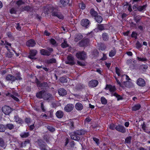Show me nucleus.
Segmentation results:
<instances>
[{
    "label": "nucleus",
    "mask_w": 150,
    "mask_h": 150,
    "mask_svg": "<svg viewBox=\"0 0 150 150\" xmlns=\"http://www.w3.org/2000/svg\"><path fill=\"white\" fill-rule=\"evenodd\" d=\"M131 36L132 37L136 38L137 36V34L135 32H133L132 33Z\"/></svg>",
    "instance_id": "338daca9"
},
{
    "label": "nucleus",
    "mask_w": 150,
    "mask_h": 150,
    "mask_svg": "<svg viewBox=\"0 0 150 150\" xmlns=\"http://www.w3.org/2000/svg\"><path fill=\"white\" fill-rule=\"evenodd\" d=\"M38 53V51L35 50L33 49L30 50L29 52V55L28 56V58L31 59H36V58L34 57Z\"/></svg>",
    "instance_id": "423d86ee"
},
{
    "label": "nucleus",
    "mask_w": 150,
    "mask_h": 150,
    "mask_svg": "<svg viewBox=\"0 0 150 150\" xmlns=\"http://www.w3.org/2000/svg\"><path fill=\"white\" fill-rule=\"evenodd\" d=\"M10 11L11 14H15L16 12V8H13L10 9Z\"/></svg>",
    "instance_id": "09e8293b"
},
{
    "label": "nucleus",
    "mask_w": 150,
    "mask_h": 150,
    "mask_svg": "<svg viewBox=\"0 0 150 150\" xmlns=\"http://www.w3.org/2000/svg\"><path fill=\"white\" fill-rule=\"evenodd\" d=\"M30 142V140L27 139H26L23 142V146L24 147L26 146V144H29Z\"/></svg>",
    "instance_id": "3c124183"
},
{
    "label": "nucleus",
    "mask_w": 150,
    "mask_h": 150,
    "mask_svg": "<svg viewBox=\"0 0 150 150\" xmlns=\"http://www.w3.org/2000/svg\"><path fill=\"white\" fill-rule=\"evenodd\" d=\"M6 129L5 125L2 124H0V132H4Z\"/></svg>",
    "instance_id": "4c0bfd02"
},
{
    "label": "nucleus",
    "mask_w": 150,
    "mask_h": 150,
    "mask_svg": "<svg viewBox=\"0 0 150 150\" xmlns=\"http://www.w3.org/2000/svg\"><path fill=\"white\" fill-rule=\"evenodd\" d=\"M50 42L54 47H57L58 45L56 41L54 39L51 38L50 40Z\"/></svg>",
    "instance_id": "2f4dec72"
},
{
    "label": "nucleus",
    "mask_w": 150,
    "mask_h": 150,
    "mask_svg": "<svg viewBox=\"0 0 150 150\" xmlns=\"http://www.w3.org/2000/svg\"><path fill=\"white\" fill-rule=\"evenodd\" d=\"M93 140L96 142V143L98 145L99 143V139L96 138H93Z\"/></svg>",
    "instance_id": "774afa93"
},
{
    "label": "nucleus",
    "mask_w": 150,
    "mask_h": 150,
    "mask_svg": "<svg viewBox=\"0 0 150 150\" xmlns=\"http://www.w3.org/2000/svg\"><path fill=\"white\" fill-rule=\"evenodd\" d=\"M67 59L68 62L66 64H74L73 58L71 56H68L67 57Z\"/></svg>",
    "instance_id": "393cba45"
},
{
    "label": "nucleus",
    "mask_w": 150,
    "mask_h": 150,
    "mask_svg": "<svg viewBox=\"0 0 150 150\" xmlns=\"http://www.w3.org/2000/svg\"><path fill=\"white\" fill-rule=\"evenodd\" d=\"M23 79L21 77V75L20 72L17 71L15 74V80L17 81H21Z\"/></svg>",
    "instance_id": "a211bd4d"
},
{
    "label": "nucleus",
    "mask_w": 150,
    "mask_h": 150,
    "mask_svg": "<svg viewBox=\"0 0 150 150\" xmlns=\"http://www.w3.org/2000/svg\"><path fill=\"white\" fill-rule=\"evenodd\" d=\"M12 109L8 106H5L2 107V112L5 115H9L12 111Z\"/></svg>",
    "instance_id": "0eeeda50"
},
{
    "label": "nucleus",
    "mask_w": 150,
    "mask_h": 150,
    "mask_svg": "<svg viewBox=\"0 0 150 150\" xmlns=\"http://www.w3.org/2000/svg\"><path fill=\"white\" fill-rule=\"evenodd\" d=\"M34 109L38 112H40V108L38 106H35L34 107Z\"/></svg>",
    "instance_id": "e2e57ef3"
},
{
    "label": "nucleus",
    "mask_w": 150,
    "mask_h": 150,
    "mask_svg": "<svg viewBox=\"0 0 150 150\" xmlns=\"http://www.w3.org/2000/svg\"><path fill=\"white\" fill-rule=\"evenodd\" d=\"M40 104H41V108L42 110V111L43 112H45V110L44 108L45 107L44 106L43 103L41 102V103Z\"/></svg>",
    "instance_id": "4d7b16f0"
},
{
    "label": "nucleus",
    "mask_w": 150,
    "mask_h": 150,
    "mask_svg": "<svg viewBox=\"0 0 150 150\" xmlns=\"http://www.w3.org/2000/svg\"><path fill=\"white\" fill-rule=\"evenodd\" d=\"M137 59H138V60L139 61H146V58L145 57L140 58V57H138Z\"/></svg>",
    "instance_id": "13d9d810"
},
{
    "label": "nucleus",
    "mask_w": 150,
    "mask_h": 150,
    "mask_svg": "<svg viewBox=\"0 0 150 150\" xmlns=\"http://www.w3.org/2000/svg\"><path fill=\"white\" fill-rule=\"evenodd\" d=\"M67 125L69 126L70 128L72 129L74 128V122L71 120H69L66 122Z\"/></svg>",
    "instance_id": "cd10ccee"
},
{
    "label": "nucleus",
    "mask_w": 150,
    "mask_h": 150,
    "mask_svg": "<svg viewBox=\"0 0 150 150\" xmlns=\"http://www.w3.org/2000/svg\"><path fill=\"white\" fill-rule=\"evenodd\" d=\"M79 6L80 8L82 10L85 9L86 7L85 4L83 3H80L79 5Z\"/></svg>",
    "instance_id": "a19ab883"
},
{
    "label": "nucleus",
    "mask_w": 150,
    "mask_h": 150,
    "mask_svg": "<svg viewBox=\"0 0 150 150\" xmlns=\"http://www.w3.org/2000/svg\"><path fill=\"white\" fill-rule=\"evenodd\" d=\"M95 19L98 23H100L103 21L102 17L100 16H97L95 18Z\"/></svg>",
    "instance_id": "e433bc0d"
},
{
    "label": "nucleus",
    "mask_w": 150,
    "mask_h": 150,
    "mask_svg": "<svg viewBox=\"0 0 150 150\" xmlns=\"http://www.w3.org/2000/svg\"><path fill=\"white\" fill-rule=\"evenodd\" d=\"M35 82L36 83L38 86L39 85V84L41 82L40 81H39V80L37 78H36L35 81Z\"/></svg>",
    "instance_id": "0e129e2a"
},
{
    "label": "nucleus",
    "mask_w": 150,
    "mask_h": 150,
    "mask_svg": "<svg viewBox=\"0 0 150 150\" xmlns=\"http://www.w3.org/2000/svg\"><path fill=\"white\" fill-rule=\"evenodd\" d=\"M115 129L117 131L124 133L126 132V130L124 127L120 125H118L115 127Z\"/></svg>",
    "instance_id": "ddd939ff"
},
{
    "label": "nucleus",
    "mask_w": 150,
    "mask_h": 150,
    "mask_svg": "<svg viewBox=\"0 0 150 150\" xmlns=\"http://www.w3.org/2000/svg\"><path fill=\"white\" fill-rule=\"evenodd\" d=\"M40 51L41 55L48 56L53 51V49L52 48L48 47L47 48L46 50L42 49L40 50Z\"/></svg>",
    "instance_id": "20e7f679"
},
{
    "label": "nucleus",
    "mask_w": 150,
    "mask_h": 150,
    "mask_svg": "<svg viewBox=\"0 0 150 150\" xmlns=\"http://www.w3.org/2000/svg\"><path fill=\"white\" fill-rule=\"evenodd\" d=\"M82 38L83 36L81 35L80 34L76 35L75 38V41L76 42H78Z\"/></svg>",
    "instance_id": "473e14b6"
},
{
    "label": "nucleus",
    "mask_w": 150,
    "mask_h": 150,
    "mask_svg": "<svg viewBox=\"0 0 150 150\" xmlns=\"http://www.w3.org/2000/svg\"><path fill=\"white\" fill-rule=\"evenodd\" d=\"M58 93L60 96H64L66 94L65 90L63 88H60L58 90Z\"/></svg>",
    "instance_id": "a878e982"
},
{
    "label": "nucleus",
    "mask_w": 150,
    "mask_h": 150,
    "mask_svg": "<svg viewBox=\"0 0 150 150\" xmlns=\"http://www.w3.org/2000/svg\"><path fill=\"white\" fill-rule=\"evenodd\" d=\"M16 24V29L19 30H21V28L19 23H17Z\"/></svg>",
    "instance_id": "bf43d9fd"
},
{
    "label": "nucleus",
    "mask_w": 150,
    "mask_h": 150,
    "mask_svg": "<svg viewBox=\"0 0 150 150\" xmlns=\"http://www.w3.org/2000/svg\"><path fill=\"white\" fill-rule=\"evenodd\" d=\"M66 3L69 6L71 5L72 1L71 0H66Z\"/></svg>",
    "instance_id": "69168bd1"
},
{
    "label": "nucleus",
    "mask_w": 150,
    "mask_h": 150,
    "mask_svg": "<svg viewBox=\"0 0 150 150\" xmlns=\"http://www.w3.org/2000/svg\"><path fill=\"white\" fill-rule=\"evenodd\" d=\"M29 132H23L20 134L21 137L23 138H26L29 136Z\"/></svg>",
    "instance_id": "c85d7f7f"
},
{
    "label": "nucleus",
    "mask_w": 150,
    "mask_h": 150,
    "mask_svg": "<svg viewBox=\"0 0 150 150\" xmlns=\"http://www.w3.org/2000/svg\"><path fill=\"white\" fill-rule=\"evenodd\" d=\"M47 128V129L51 132H53L55 131L54 128L52 126H48Z\"/></svg>",
    "instance_id": "de8ad7c7"
},
{
    "label": "nucleus",
    "mask_w": 150,
    "mask_h": 150,
    "mask_svg": "<svg viewBox=\"0 0 150 150\" xmlns=\"http://www.w3.org/2000/svg\"><path fill=\"white\" fill-rule=\"evenodd\" d=\"M101 101L103 104H106L107 103V101L105 98L104 97H102L101 98Z\"/></svg>",
    "instance_id": "49530a36"
},
{
    "label": "nucleus",
    "mask_w": 150,
    "mask_h": 150,
    "mask_svg": "<svg viewBox=\"0 0 150 150\" xmlns=\"http://www.w3.org/2000/svg\"><path fill=\"white\" fill-rule=\"evenodd\" d=\"M44 12L45 13L48 14V12L50 11L49 6H47L46 7H44L43 8Z\"/></svg>",
    "instance_id": "58836bf2"
},
{
    "label": "nucleus",
    "mask_w": 150,
    "mask_h": 150,
    "mask_svg": "<svg viewBox=\"0 0 150 150\" xmlns=\"http://www.w3.org/2000/svg\"><path fill=\"white\" fill-rule=\"evenodd\" d=\"M105 88L106 89L109 90L110 92L111 93V96H115L117 98L118 100H121L122 99V98L121 96L118 95L116 93L114 92V91L116 89L114 86H112L109 85H107Z\"/></svg>",
    "instance_id": "f03ea898"
},
{
    "label": "nucleus",
    "mask_w": 150,
    "mask_h": 150,
    "mask_svg": "<svg viewBox=\"0 0 150 150\" xmlns=\"http://www.w3.org/2000/svg\"><path fill=\"white\" fill-rule=\"evenodd\" d=\"M36 44V42L33 39H30L26 42V45L29 47H33Z\"/></svg>",
    "instance_id": "9d476101"
},
{
    "label": "nucleus",
    "mask_w": 150,
    "mask_h": 150,
    "mask_svg": "<svg viewBox=\"0 0 150 150\" xmlns=\"http://www.w3.org/2000/svg\"><path fill=\"white\" fill-rule=\"evenodd\" d=\"M14 121L19 124L22 125L24 123L23 120L18 115L14 116Z\"/></svg>",
    "instance_id": "9b49d317"
},
{
    "label": "nucleus",
    "mask_w": 150,
    "mask_h": 150,
    "mask_svg": "<svg viewBox=\"0 0 150 150\" xmlns=\"http://www.w3.org/2000/svg\"><path fill=\"white\" fill-rule=\"evenodd\" d=\"M115 71L116 74H117L118 76H121L122 77V79H125L126 81H123L124 83L126 84V86L127 87L130 88L133 86V83L130 81H128V80H130V79L129 77L127 75H125V74H123V72L122 71L120 70L118 68L116 67L115 68Z\"/></svg>",
    "instance_id": "f257e3e1"
},
{
    "label": "nucleus",
    "mask_w": 150,
    "mask_h": 150,
    "mask_svg": "<svg viewBox=\"0 0 150 150\" xmlns=\"http://www.w3.org/2000/svg\"><path fill=\"white\" fill-rule=\"evenodd\" d=\"M131 137H128L126 138L125 139V142L126 143H129L130 142Z\"/></svg>",
    "instance_id": "680f3d73"
},
{
    "label": "nucleus",
    "mask_w": 150,
    "mask_h": 150,
    "mask_svg": "<svg viewBox=\"0 0 150 150\" xmlns=\"http://www.w3.org/2000/svg\"><path fill=\"white\" fill-rule=\"evenodd\" d=\"M13 56L12 53L10 52L6 53V57L8 58H11Z\"/></svg>",
    "instance_id": "603ef678"
},
{
    "label": "nucleus",
    "mask_w": 150,
    "mask_h": 150,
    "mask_svg": "<svg viewBox=\"0 0 150 150\" xmlns=\"http://www.w3.org/2000/svg\"><path fill=\"white\" fill-rule=\"evenodd\" d=\"M116 53V50L113 49L110 52L109 54V56L110 57H112L114 56L115 54Z\"/></svg>",
    "instance_id": "ea45409f"
},
{
    "label": "nucleus",
    "mask_w": 150,
    "mask_h": 150,
    "mask_svg": "<svg viewBox=\"0 0 150 150\" xmlns=\"http://www.w3.org/2000/svg\"><path fill=\"white\" fill-rule=\"evenodd\" d=\"M6 79L7 81H10L12 82L15 81V76L10 74H8L6 77Z\"/></svg>",
    "instance_id": "aec40b11"
},
{
    "label": "nucleus",
    "mask_w": 150,
    "mask_h": 150,
    "mask_svg": "<svg viewBox=\"0 0 150 150\" xmlns=\"http://www.w3.org/2000/svg\"><path fill=\"white\" fill-rule=\"evenodd\" d=\"M36 142L40 150H49V147L42 139H38Z\"/></svg>",
    "instance_id": "7ed1b4c3"
},
{
    "label": "nucleus",
    "mask_w": 150,
    "mask_h": 150,
    "mask_svg": "<svg viewBox=\"0 0 150 150\" xmlns=\"http://www.w3.org/2000/svg\"><path fill=\"white\" fill-rule=\"evenodd\" d=\"M56 115L58 118H60L63 116V113L62 111L59 110L56 112Z\"/></svg>",
    "instance_id": "bb28decb"
},
{
    "label": "nucleus",
    "mask_w": 150,
    "mask_h": 150,
    "mask_svg": "<svg viewBox=\"0 0 150 150\" xmlns=\"http://www.w3.org/2000/svg\"><path fill=\"white\" fill-rule=\"evenodd\" d=\"M103 38L104 40H107L108 39V37L106 33H104L103 34Z\"/></svg>",
    "instance_id": "c03bdc74"
},
{
    "label": "nucleus",
    "mask_w": 150,
    "mask_h": 150,
    "mask_svg": "<svg viewBox=\"0 0 150 150\" xmlns=\"http://www.w3.org/2000/svg\"><path fill=\"white\" fill-rule=\"evenodd\" d=\"M71 137L72 139L75 140H78L79 139V137L75 133V132H73L71 134Z\"/></svg>",
    "instance_id": "4be33fe9"
},
{
    "label": "nucleus",
    "mask_w": 150,
    "mask_h": 150,
    "mask_svg": "<svg viewBox=\"0 0 150 150\" xmlns=\"http://www.w3.org/2000/svg\"><path fill=\"white\" fill-rule=\"evenodd\" d=\"M89 43V40L88 39H85L81 40L79 43L81 46H86Z\"/></svg>",
    "instance_id": "2eb2a0df"
},
{
    "label": "nucleus",
    "mask_w": 150,
    "mask_h": 150,
    "mask_svg": "<svg viewBox=\"0 0 150 150\" xmlns=\"http://www.w3.org/2000/svg\"><path fill=\"white\" fill-rule=\"evenodd\" d=\"M137 83L138 85L141 86H144L146 84L145 81L142 78H139L137 80Z\"/></svg>",
    "instance_id": "4468645a"
},
{
    "label": "nucleus",
    "mask_w": 150,
    "mask_h": 150,
    "mask_svg": "<svg viewBox=\"0 0 150 150\" xmlns=\"http://www.w3.org/2000/svg\"><path fill=\"white\" fill-rule=\"evenodd\" d=\"M25 3L22 0H19L16 1V4L18 6H20L22 4H24Z\"/></svg>",
    "instance_id": "37998d69"
},
{
    "label": "nucleus",
    "mask_w": 150,
    "mask_h": 150,
    "mask_svg": "<svg viewBox=\"0 0 150 150\" xmlns=\"http://www.w3.org/2000/svg\"><path fill=\"white\" fill-rule=\"evenodd\" d=\"M74 105L71 104H68L66 106V111L70 112L73 109Z\"/></svg>",
    "instance_id": "b1692460"
},
{
    "label": "nucleus",
    "mask_w": 150,
    "mask_h": 150,
    "mask_svg": "<svg viewBox=\"0 0 150 150\" xmlns=\"http://www.w3.org/2000/svg\"><path fill=\"white\" fill-rule=\"evenodd\" d=\"M115 125L113 124H111L109 126L110 128L112 130L115 129Z\"/></svg>",
    "instance_id": "6e6d98bb"
},
{
    "label": "nucleus",
    "mask_w": 150,
    "mask_h": 150,
    "mask_svg": "<svg viewBox=\"0 0 150 150\" xmlns=\"http://www.w3.org/2000/svg\"><path fill=\"white\" fill-rule=\"evenodd\" d=\"M75 108L76 110H81L82 109L83 106L81 103H78L76 104Z\"/></svg>",
    "instance_id": "5701e85b"
},
{
    "label": "nucleus",
    "mask_w": 150,
    "mask_h": 150,
    "mask_svg": "<svg viewBox=\"0 0 150 150\" xmlns=\"http://www.w3.org/2000/svg\"><path fill=\"white\" fill-rule=\"evenodd\" d=\"M52 16L57 17L58 18L60 19L63 18V16L59 13L57 12H54L52 13Z\"/></svg>",
    "instance_id": "412c9836"
},
{
    "label": "nucleus",
    "mask_w": 150,
    "mask_h": 150,
    "mask_svg": "<svg viewBox=\"0 0 150 150\" xmlns=\"http://www.w3.org/2000/svg\"><path fill=\"white\" fill-rule=\"evenodd\" d=\"M43 99L48 102L54 100V97L52 94L49 93H46L45 90V91Z\"/></svg>",
    "instance_id": "39448f33"
},
{
    "label": "nucleus",
    "mask_w": 150,
    "mask_h": 150,
    "mask_svg": "<svg viewBox=\"0 0 150 150\" xmlns=\"http://www.w3.org/2000/svg\"><path fill=\"white\" fill-rule=\"evenodd\" d=\"M30 10V7L29 6H24L22 9V11H23L24 10L29 11Z\"/></svg>",
    "instance_id": "8fccbe9b"
},
{
    "label": "nucleus",
    "mask_w": 150,
    "mask_h": 150,
    "mask_svg": "<svg viewBox=\"0 0 150 150\" xmlns=\"http://www.w3.org/2000/svg\"><path fill=\"white\" fill-rule=\"evenodd\" d=\"M38 87L41 88V89L43 90L48 89L49 88L48 84L46 82L44 81L42 83L40 82L38 86Z\"/></svg>",
    "instance_id": "1a4fd4ad"
},
{
    "label": "nucleus",
    "mask_w": 150,
    "mask_h": 150,
    "mask_svg": "<svg viewBox=\"0 0 150 150\" xmlns=\"http://www.w3.org/2000/svg\"><path fill=\"white\" fill-rule=\"evenodd\" d=\"M6 129H8L11 130L14 129L15 126L11 123H8L5 125Z\"/></svg>",
    "instance_id": "6ab92c4d"
},
{
    "label": "nucleus",
    "mask_w": 150,
    "mask_h": 150,
    "mask_svg": "<svg viewBox=\"0 0 150 150\" xmlns=\"http://www.w3.org/2000/svg\"><path fill=\"white\" fill-rule=\"evenodd\" d=\"M76 55L78 59L81 60H83L86 57V54L84 52H79L76 53Z\"/></svg>",
    "instance_id": "6e6552de"
},
{
    "label": "nucleus",
    "mask_w": 150,
    "mask_h": 150,
    "mask_svg": "<svg viewBox=\"0 0 150 150\" xmlns=\"http://www.w3.org/2000/svg\"><path fill=\"white\" fill-rule=\"evenodd\" d=\"M31 119L30 118L26 117L25 119V122L27 124H28L30 122Z\"/></svg>",
    "instance_id": "5fc2aeb1"
},
{
    "label": "nucleus",
    "mask_w": 150,
    "mask_h": 150,
    "mask_svg": "<svg viewBox=\"0 0 150 150\" xmlns=\"http://www.w3.org/2000/svg\"><path fill=\"white\" fill-rule=\"evenodd\" d=\"M98 83V81L96 80H91L89 82L88 86L91 87H96Z\"/></svg>",
    "instance_id": "f8f14e48"
},
{
    "label": "nucleus",
    "mask_w": 150,
    "mask_h": 150,
    "mask_svg": "<svg viewBox=\"0 0 150 150\" xmlns=\"http://www.w3.org/2000/svg\"><path fill=\"white\" fill-rule=\"evenodd\" d=\"M90 13L93 17L95 18L97 15L98 13L96 11H95L93 9H92L90 11Z\"/></svg>",
    "instance_id": "f704fd0d"
},
{
    "label": "nucleus",
    "mask_w": 150,
    "mask_h": 150,
    "mask_svg": "<svg viewBox=\"0 0 150 150\" xmlns=\"http://www.w3.org/2000/svg\"><path fill=\"white\" fill-rule=\"evenodd\" d=\"M11 97L13 98L14 100H16L17 102H19V100L18 98L17 97L14 96L13 95H11Z\"/></svg>",
    "instance_id": "864d4df0"
},
{
    "label": "nucleus",
    "mask_w": 150,
    "mask_h": 150,
    "mask_svg": "<svg viewBox=\"0 0 150 150\" xmlns=\"http://www.w3.org/2000/svg\"><path fill=\"white\" fill-rule=\"evenodd\" d=\"M56 62V59L54 58H52L49 59H48L47 61V63L48 64H52L55 63Z\"/></svg>",
    "instance_id": "c9c22d12"
},
{
    "label": "nucleus",
    "mask_w": 150,
    "mask_h": 150,
    "mask_svg": "<svg viewBox=\"0 0 150 150\" xmlns=\"http://www.w3.org/2000/svg\"><path fill=\"white\" fill-rule=\"evenodd\" d=\"M5 142L4 139L1 138H0V146L2 147H4L5 146Z\"/></svg>",
    "instance_id": "79ce46f5"
},
{
    "label": "nucleus",
    "mask_w": 150,
    "mask_h": 150,
    "mask_svg": "<svg viewBox=\"0 0 150 150\" xmlns=\"http://www.w3.org/2000/svg\"><path fill=\"white\" fill-rule=\"evenodd\" d=\"M75 133H76L77 135H81L83 134H85V132L83 130H80L76 131L75 132Z\"/></svg>",
    "instance_id": "72a5a7b5"
},
{
    "label": "nucleus",
    "mask_w": 150,
    "mask_h": 150,
    "mask_svg": "<svg viewBox=\"0 0 150 150\" xmlns=\"http://www.w3.org/2000/svg\"><path fill=\"white\" fill-rule=\"evenodd\" d=\"M98 28L100 30H102L105 29L104 26L103 25H99L98 27Z\"/></svg>",
    "instance_id": "a18cd8bd"
},
{
    "label": "nucleus",
    "mask_w": 150,
    "mask_h": 150,
    "mask_svg": "<svg viewBox=\"0 0 150 150\" xmlns=\"http://www.w3.org/2000/svg\"><path fill=\"white\" fill-rule=\"evenodd\" d=\"M60 3L63 6H65L66 5V0H61Z\"/></svg>",
    "instance_id": "052dcab7"
},
{
    "label": "nucleus",
    "mask_w": 150,
    "mask_h": 150,
    "mask_svg": "<svg viewBox=\"0 0 150 150\" xmlns=\"http://www.w3.org/2000/svg\"><path fill=\"white\" fill-rule=\"evenodd\" d=\"M89 21L87 19H84L81 20V25L86 28L89 25Z\"/></svg>",
    "instance_id": "dca6fc26"
},
{
    "label": "nucleus",
    "mask_w": 150,
    "mask_h": 150,
    "mask_svg": "<svg viewBox=\"0 0 150 150\" xmlns=\"http://www.w3.org/2000/svg\"><path fill=\"white\" fill-rule=\"evenodd\" d=\"M45 90H42L37 92L36 94V97L39 99L43 98Z\"/></svg>",
    "instance_id": "f3484780"
},
{
    "label": "nucleus",
    "mask_w": 150,
    "mask_h": 150,
    "mask_svg": "<svg viewBox=\"0 0 150 150\" xmlns=\"http://www.w3.org/2000/svg\"><path fill=\"white\" fill-rule=\"evenodd\" d=\"M141 106L140 104H137L135 105L132 107V110L133 111H135L139 110L141 108Z\"/></svg>",
    "instance_id": "7c9ffc66"
},
{
    "label": "nucleus",
    "mask_w": 150,
    "mask_h": 150,
    "mask_svg": "<svg viewBox=\"0 0 150 150\" xmlns=\"http://www.w3.org/2000/svg\"><path fill=\"white\" fill-rule=\"evenodd\" d=\"M146 7V5L139 6L137 8V9L139 11L143 12L145 10Z\"/></svg>",
    "instance_id": "c756f323"
}]
</instances>
